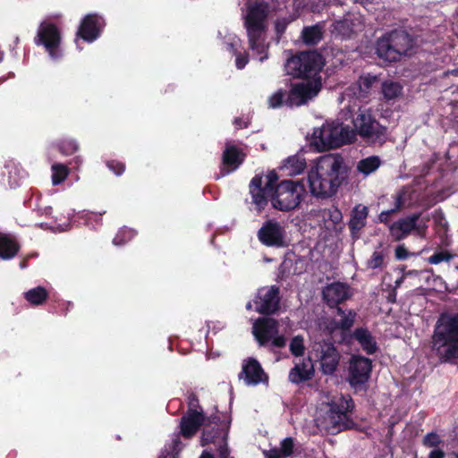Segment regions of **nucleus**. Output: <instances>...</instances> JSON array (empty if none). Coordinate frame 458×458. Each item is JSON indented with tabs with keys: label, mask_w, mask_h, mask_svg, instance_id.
I'll return each instance as SVG.
<instances>
[{
	"label": "nucleus",
	"mask_w": 458,
	"mask_h": 458,
	"mask_svg": "<svg viewBox=\"0 0 458 458\" xmlns=\"http://www.w3.org/2000/svg\"><path fill=\"white\" fill-rule=\"evenodd\" d=\"M354 409V402L351 396H342L330 403L327 430L331 435H336L344 430L352 429L356 423L350 418Z\"/></svg>",
	"instance_id": "6e6552de"
},
{
	"label": "nucleus",
	"mask_w": 458,
	"mask_h": 458,
	"mask_svg": "<svg viewBox=\"0 0 458 458\" xmlns=\"http://www.w3.org/2000/svg\"><path fill=\"white\" fill-rule=\"evenodd\" d=\"M380 159L377 156H371L358 162L357 169L360 173L368 175L376 171L380 165Z\"/></svg>",
	"instance_id": "72a5a7b5"
},
{
	"label": "nucleus",
	"mask_w": 458,
	"mask_h": 458,
	"mask_svg": "<svg viewBox=\"0 0 458 458\" xmlns=\"http://www.w3.org/2000/svg\"><path fill=\"white\" fill-rule=\"evenodd\" d=\"M341 354L331 339L314 341L310 346L309 359L318 363L324 375L334 374L340 362Z\"/></svg>",
	"instance_id": "1a4fd4ad"
},
{
	"label": "nucleus",
	"mask_w": 458,
	"mask_h": 458,
	"mask_svg": "<svg viewBox=\"0 0 458 458\" xmlns=\"http://www.w3.org/2000/svg\"><path fill=\"white\" fill-rule=\"evenodd\" d=\"M398 211H400L399 209H396V207H394L393 208L391 209H388V210H385V211H382L379 215H378V221L380 223H383L385 225H390V220H391V216L397 213Z\"/></svg>",
	"instance_id": "09e8293b"
},
{
	"label": "nucleus",
	"mask_w": 458,
	"mask_h": 458,
	"mask_svg": "<svg viewBox=\"0 0 458 458\" xmlns=\"http://www.w3.org/2000/svg\"><path fill=\"white\" fill-rule=\"evenodd\" d=\"M411 255V252L406 249L404 244L397 245L394 250V256L398 260L407 259Z\"/></svg>",
	"instance_id": "3c124183"
},
{
	"label": "nucleus",
	"mask_w": 458,
	"mask_h": 458,
	"mask_svg": "<svg viewBox=\"0 0 458 458\" xmlns=\"http://www.w3.org/2000/svg\"><path fill=\"white\" fill-rule=\"evenodd\" d=\"M303 41L308 45H316L322 38V32L318 26L305 28L302 31Z\"/></svg>",
	"instance_id": "4c0bfd02"
},
{
	"label": "nucleus",
	"mask_w": 458,
	"mask_h": 458,
	"mask_svg": "<svg viewBox=\"0 0 458 458\" xmlns=\"http://www.w3.org/2000/svg\"><path fill=\"white\" fill-rule=\"evenodd\" d=\"M23 298L33 307L43 305L49 299V293L44 286H37L23 293Z\"/></svg>",
	"instance_id": "cd10ccee"
},
{
	"label": "nucleus",
	"mask_w": 458,
	"mask_h": 458,
	"mask_svg": "<svg viewBox=\"0 0 458 458\" xmlns=\"http://www.w3.org/2000/svg\"><path fill=\"white\" fill-rule=\"evenodd\" d=\"M377 81V77L375 75H365L361 76L358 81V98H367L371 87Z\"/></svg>",
	"instance_id": "c9c22d12"
},
{
	"label": "nucleus",
	"mask_w": 458,
	"mask_h": 458,
	"mask_svg": "<svg viewBox=\"0 0 458 458\" xmlns=\"http://www.w3.org/2000/svg\"><path fill=\"white\" fill-rule=\"evenodd\" d=\"M328 219L334 224L338 225L343 220V215L337 207H333L328 210Z\"/></svg>",
	"instance_id": "8fccbe9b"
},
{
	"label": "nucleus",
	"mask_w": 458,
	"mask_h": 458,
	"mask_svg": "<svg viewBox=\"0 0 458 458\" xmlns=\"http://www.w3.org/2000/svg\"><path fill=\"white\" fill-rule=\"evenodd\" d=\"M181 435H176L173 440L172 443L169 445V446H166L168 451H170V454H172L173 458H176L179 453L182 449V443L180 439Z\"/></svg>",
	"instance_id": "a18cd8bd"
},
{
	"label": "nucleus",
	"mask_w": 458,
	"mask_h": 458,
	"mask_svg": "<svg viewBox=\"0 0 458 458\" xmlns=\"http://www.w3.org/2000/svg\"><path fill=\"white\" fill-rule=\"evenodd\" d=\"M295 439L287 437L280 442L279 447H273L269 450L263 451L265 458H288L294 453Z\"/></svg>",
	"instance_id": "393cba45"
},
{
	"label": "nucleus",
	"mask_w": 458,
	"mask_h": 458,
	"mask_svg": "<svg viewBox=\"0 0 458 458\" xmlns=\"http://www.w3.org/2000/svg\"><path fill=\"white\" fill-rule=\"evenodd\" d=\"M282 168L288 170L290 175L299 174L306 168V160L299 154L290 156L284 160Z\"/></svg>",
	"instance_id": "c756f323"
},
{
	"label": "nucleus",
	"mask_w": 458,
	"mask_h": 458,
	"mask_svg": "<svg viewBox=\"0 0 458 458\" xmlns=\"http://www.w3.org/2000/svg\"><path fill=\"white\" fill-rule=\"evenodd\" d=\"M249 193L251 197V204L258 213H261L268 205L272 203L273 192L267 190L263 185V175L255 174L249 183Z\"/></svg>",
	"instance_id": "f3484780"
},
{
	"label": "nucleus",
	"mask_w": 458,
	"mask_h": 458,
	"mask_svg": "<svg viewBox=\"0 0 458 458\" xmlns=\"http://www.w3.org/2000/svg\"><path fill=\"white\" fill-rule=\"evenodd\" d=\"M350 174L351 167L341 155L320 157L308 174L310 193L318 199H329L342 185L348 183Z\"/></svg>",
	"instance_id": "f03ea898"
},
{
	"label": "nucleus",
	"mask_w": 458,
	"mask_h": 458,
	"mask_svg": "<svg viewBox=\"0 0 458 458\" xmlns=\"http://www.w3.org/2000/svg\"><path fill=\"white\" fill-rule=\"evenodd\" d=\"M327 329L330 334H333L336 330L340 329L338 320L335 318L331 319L327 325Z\"/></svg>",
	"instance_id": "bf43d9fd"
},
{
	"label": "nucleus",
	"mask_w": 458,
	"mask_h": 458,
	"mask_svg": "<svg viewBox=\"0 0 458 458\" xmlns=\"http://www.w3.org/2000/svg\"><path fill=\"white\" fill-rule=\"evenodd\" d=\"M20 248L21 246L14 237L9 234H0V259L8 260L14 258Z\"/></svg>",
	"instance_id": "bb28decb"
},
{
	"label": "nucleus",
	"mask_w": 458,
	"mask_h": 458,
	"mask_svg": "<svg viewBox=\"0 0 458 458\" xmlns=\"http://www.w3.org/2000/svg\"><path fill=\"white\" fill-rule=\"evenodd\" d=\"M252 335L259 347L270 351L284 348L287 338L279 333V322L271 317H259L252 325Z\"/></svg>",
	"instance_id": "0eeeda50"
},
{
	"label": "nucleus",
	"mask_w": 458,
	"mask_h": 458,
	"mask_svg": "<svg viewBox=\"0 0 458 458\" xmlns=\"http://www.w3.org/2000/svg\"><path fill=\"white\" fill-rule=\"evenodd\" d=\"M199 458H215L214 455L208 451H203Z\"/></svg>",
	"instance_id": "338daca9"
},
{
	"label": "nucleus",
	"mask_w": 458,
	"mask_h": 458,
	"mask_svg": "<svg viewBox=\"0 0 458 458\" xmlns=\"http://www.w3.org/2000/svg\"><path fill=\"white\" fill-rule=\"evenodd\" d=\"M414 191L410 186L402 187L394 196V207L396 209L402 210L409 207L413 202Z\"/></svg>",
	"instance_id": "473e14b6"
},
{
	"label": "nucleus",
	"mask_w": 458,
	"mask_h": 458,
	"mask_svg": "<svg viewBox=\"0 0 458 458\" xmlns=\"http://www.w3.org/2000/svg\"><path fill=\"white\" fill-rule=\"evenodd\" d=\"M323 57L316 51L301 52L290 57L285 64V72L295 78L315 76L323 67Z\"/></svg>",
	"instance_id": "9d476101"
},
{
	"label": "nucleus",
	"mask_w": 458,
	"mask_h": 458,
	"mask_svg": "<svg viewBox=\"0 0 458 458\" xmlns=\"http://www.w3.org/2000/svg\"><path fill=\"white\" fill-rule=\"evenodd\" d=\"M369 213V208L363 204H357L352 208L347 225L353 241L361 237L362 231L367 225Z\"/></svg>",
	"instance_id": "412c9836"
},
{
	"label": "nucleus",
	"mask_w": 458,
	"mask_h": 458,
	"mask_svg": "<svg viewBox=\"0 0 458 458\" xmlns=\"http://www.w3.org/2000/svg\"><path fill=\"white\" fill-rule=\"evenodd\" d=\"M35 43L44 45L53 59L60 57L61 54L58 50L60 33L55 25L42 22L38 27Z\"/></svg>",
	"instance_id": "dca6fc26"
},
{
	"label": "nucleus",
	"mask_w": 458,
	"mask_h": 458,
	"mask_svg": "<svg viewBox=\"0 0 458 458\" xmlns=\"http://www.w3.org/2000/svg\"><path fill=\"white\" fill-rule=\"evenodd\" d=\"M396 293L394 292L393 293H390L387 297V301L391 303L395 302Z\"/></svg>",
	"instance_id": "774afa93"
},
{
	"label": "nucleus",
	"mask_w": 458,
	"mask_h": 458,
	"mask_svg": "<svg viewBox=\"0 0 458 458\" xmlns=\"http://www.w3.org/2000/svg\"><path fill=\"white\" fill-rule=\"evenodd\" d=\"M4 168L7 170V172H8V174H9V180H8V184H9V186H10L11 188H15V187H17V186L19 185V182H18L15 178H13V177H12V175H11V174H12L13 170H14V171H15V170H16V168H15L13 165H6L4 166Z\"/></svg>",
	"instance_id": "6e6d98bb"
},
{
	"label": "nucleus",
	"mask_w": 458,
	"mask_h": 458,
	"mask_svg": "<svg viewBox=\"0 0 458 458\" xmlns=\"http://www.w3.org/2000/svg\"><path fill=\"white\" fill-rule=\"evenodd\" d=\"M386 254L384 250H375L366 262L367 268L372 270L384 269L386 267Z\"/></svg>",
	"instance_id": "f704fd0d"
},
{
	"label": "nucleus",
	"mask_w": 458,
	"mask_h": 458,
	"mask_svg": "<svg viewBox=\"0 0 458 458\" xmlns=\"http://www.w3.org/2000/svg\"><path fill=\"white\" fill-rule=\"evenodd\" d=\"M259 241L267 247L283 248L286 244L284 226L275 219L265 221L257 233Z\"/></svg>",
	"instance_id": "4468645a"
},
{
	"label": "nucleus",
	"mask_w": 458,
	"mask_h": 458,
	"mask_svg": "<svg viewBox=\"0 0 458 458\" xmlns=\"http://www.w3.org/2000/svg\"><path fill=\"white\" fill-rule=\"evenodd\" d=\"M277 35H281L285 31L287 21L285 19L277 20L275 24Z\"/></svg>",
	"instance_id": "4d7b16f0"
},
{
	"label": "nucleus",
	"mask_w": 458,
	"mask_h": 458,
	"mask_svg": "<svg viewBox=\"0 0 458 458\" xmlns=\"http://www.w3.org/2000/svg\"><path fill=\"white\" fill-rule=\"evenodd\" d=\"M356 315L357 314L354 310H349L347 315H344L340 320H338L340 329L343 331L349 330L354 324Z\"/></svg>",
	"instance_id": "79ce46f5"
},
{
	"label": "nucleus",
	"mask_w": 458,
	"mask_h": 458,
	"mask_svg": "<svg viewBox=\"0 0 458 458\" xmlns=\"http://www.w3.org/2000/svg\"><path fill=\"white\" fill-rule=\"evenodd\" d=\"M454 257V255L449 253L447 250L436 251L428 258V262L432 265H437L443 261H449Z\"/></svg>",
	"instance_id": "a19ab883"
},
{
	"label": "nucleus",
	"mask_w": 458,
	"mask_h": 458,
	"mask_svg": "<svg viewBox=\"0 0 458 458\" xmlns=\"http://www.w3.org/2000/svg\"><path fill=\"white\" fill-rule=\"evenodd\" d=\"M308 146L310 148H314V149L317 152H325L327 150L338 148L342 147L343 145H318V144H316V145H308Z\"/></svg>",
	"instance_id": "864d4df0"
},
{
	"label": "nucleus",
	"mask_w": 458,
	"mask_h": 458,
	"mask_svg": "<svg viewBox=\"0 0 458 458\" xmlns=\"http://www.w3.org/2000/svg\"><path fill=\"white\" fill-rule=\"evenodd\" d=\"M413 46V39L406 31L394 30L377 40L376 49L380 59L397 62L409 55Z\"/></svg>",
	"instance_id": "39448f33"
},
{
	"label": "nucleus",
	"mask_w": 458,
	"mask_h": 458,
	"mask_svg": "<svg viewBox=\"0 0 458 458\" xmlns=\"http://www.w3.org/2000/svg\"><path fill=\"white\" fill-rule=\"evenodd\" d=\"M99 28V18L96 15L89 14L83 19L77 36L86 41L92 42L98 37Z\"/></svg>",
	"instance_id": "b1692460"
},
{
	"label": "nucleus",
	"mask_w": 458,
	"mask_h": 458,
	"mask_svg": "<svg viewBox=\"0 0 458 458\" xmlns=\"http://www.w3.org/2000/svg\"><path fill=\"white\" fill-rule=\"evenodd\" d=\"M321 88L320 82L307 81L295 84L288 96L286 104L289 106H301L318 95Z\"/></svg>",
	"instance_id": "6ab92c4d"
},
{
	"label": "nucleus",
	"mask_w": 458,
	"mask_h": 458,
	"mask_svg": "<svg viewBox=\"0 0 458 458\" xmlns=\"http://www.w3.org/2000/svg\"><path fill=\"white\" fill-rule=\"evenodd\" d=\"M433 218L437 225H439L445 229L447 228V223L445 222V216L441 209L435 211Z\"/></svg>",
	"instance_id": "603ef678"
},
{
	"label": "nucleus",
	"mask_w": 458,
	"mask_h": 458,
	"mask_svg": "<svg viewBox=\"0 0 458 458\" xmlns=\"http://www.w3.org/2000/svg\"><path fill=\"white\" fill-rule=\"evenodd\" d=\"M52 170V183L54 185H58L64 182L68 174H69V168L66 165L56 163L54 164L51 167Z\"/></svg>",
	"instance_id": "e433bc0d"
},
{
	"label": "nucleus",
	"mask_w": 458,
	"mask_h": 458,
	"mask_svg": "<svg viewBox=\"0 0 458 458\" xmlns=\"http://www.w3.org/2000/svg\"><path fill=\"white\" fill-rule=\"evenodd\" d=\"M313 375L312 369H308L307 365L302 362L301 364L295 365L289 372V380L294 384H300L311 378Z\"/></svg>",
	"instance_id": "2f4dec72"
},
{
	"label": "nucleus",
	"mask_w": 458,
	"mask_h": 458,
	"mask_svg": "<svg viewBox=\"0 0 458 458\" xmlns=\"http://www.w3.org/2000/svg\"><path fill=\"white\" fill-rule=\"evenodd\" d=\"M280 290L276 285L261 288L258 291L253 302L255 310L268 317L276 314L280 309Z\"/></svg>",
	"instance_id": "ddd939ff"
},
{
	"label": "nucleus",
	"mask_w": 458,
	"mask_h": 458,
	"mask_svg": "<svg viewBox=\"0 0 458 458\" xmlns=\"http://www.w3.org/2000/svg\"><path fill=\"white\" fill-rule=\"evenodd\" d=\"M106 165L116 175H121L125 171V164L118 160H107Z\"/></svg>",
	"instance_id": "49530a36"
},
{
	"label": "nucleus",
	"mask_w": 458,
	"mask_h": 458,
	"mask_svg": "<svg viewBox=\"0 0 458 458\" xmlns=\"http://www.w3.org/2000/svg\"><path fill=\"white\" fill-rule=\"evenodd\" d=\"M229 422L222 420L218 413L211 414L207 417L203 425L200 444L205 446L208 444H218L223 440H227Z\"/></svg>",
	"instance_id": "f8f14e48"
},
{
	"label": "nucleus",
	"mask_w": 458,
	"mask_h": 458,
	"mask_svg": "<svg viewBox=\"0 0 458 458\" xmlns=\"http://www.w3.org/2000/svg\"><path fill=\"white\" fill-rule=\"evenodd\" d=\"M285 92L283 90H278L276 93H274L269 98H268V106L271 108H277L281 106L283 104V99L284 98Z\"/></svg>",
	"instance_id": "de8ad7c7"
},
{
	"label": "nucleus",
	"mask_w": 458,
	"mask_h": 458,
	"mask_svg": "<svg viewBox=\"0 0 458 458\" xmlns=\"http://www.w3.org/2000/svg\"><path fill=\"white\" fill-rule=\"evenodd\" d=\"M269 5L265 2H254L247 6L243 16L250 48L257 54L266 52L265 34Z\"/></svg>",
	"instance_id": "20e7f679"
},
{
	"label": "nucleus",
	"mask_w": 458,
	"mask_h": 458,
	"mask_svg": "<svg viewBox=\"0 0 458 458\" xmlns=\"http://www.w3.org/2000/svg\"><path fill=\"white\" fill-rule=\"evenodd\" d=\"M34 255H29L26 258H24L22 260L20 261V267L21 269H24L28 267V261L30 257H33Z\"/></svg>",
	"instance_id": "0e129e2a"
},
{
	"label": "nucleus",
	"mask_w": 458,
	"mask_h": 458,
	"mask_svg": "<svg viewBox=\"0 0 458 458\" xmlns=\"http://www.w3.org/2000/svg\"><path fill=\"white\" fill-rule=\"evenodd\" d=\"M381 92L385 100H394L402 96L403 86L397 81L386 80L382 82Z\"/></svg>",
	"instance_id": "7c9ffc66"
},
{
	"label": "nucleus",
	"mask_w": 458,
	"mask_h": 458,
	"mask_svg": "<svg viewBox=\"0 0 458 458\" xmlns=\"http://www.w3.org/2000/svg\"><path fill=\"white\" fill-rule=\"evenodd\" d=\"M420 216V213H413L392 223L388 226V229L393 241L401 242L411 233H415L418 236H424L427 231V225L419 223Z\"/></svg>",
	"instance_id": "9b49d317"
},
{
	"label": "nucleus",
	"mask_w": 458,
	"mask_h": 458,
	"mask_svg": "<svg viewBox=\"0 0 458 458\" xmlns=\"http://www.w3.org/2000/svg\"><path fill=\"white\" fill-rule=\"evenodd\" d=\"M441 443L440 437L435 432L428 433L423 438V445L428 447H437Z\"/></svg>",
	"instance_id": "c03bdc74"
},
{
	"label": "nucleus",
	"mask_w": 458,
	"mask_h": 458,
	"mask_svg": "<svg viewBox=\"0 0 458 458\" xmlns=\"http://www.w3.org/2000/svg\"><path fill=\"white\" fill-rule=\"evenodd\" d=\"M239 378L243 379L247 386H257L267 381L268 377L265 373L260 363L254 358L244 360Z\"/></svg>",
	"instance_id": "aec40b11"
},
{
	"label": "nucleus",
	"mask_w": 458,
	"mask_h": 458,
	"mask_svg": "<svg viewBox=\"0 0 458 458\" xmlns=\"http://www.w3.org/2000/svg\"><path fill=\"white\" fill-rule=\"evenodd\" d=\"M372 370V361L370 359L353 355L349 362L348 382L352 386L356 387L365 384L370 377Z\"/></svg>",
	"instance_id": "2eb2a0df"
},
{
	"label": "nucleus",
	"mask_w": 458,
	"mask_h": 458,
	"mask_svg": "<svg viewBox=\"0 0 458 458\" xmlns=\"http://www.w3.org/2000/svg\"><path fill=\"white\" fill-rule=\"evenodd\" d=\"M207 417L202 410H187L180 420L179 435L187 439L192 438L203 427Z\"/></svg>",
	"instance_id": "a211bd4d"
},
{
	"label": "nucleus",
	"mask_w": 458,
	"mask_h": 458,
	"mask_svg": "<svg viewBox=\"0 0 458 458\" xmlns=\"http://www.w3.org/2000/svg\"><path fill=\"white\" fill-rule=\"evenodd\" d=\"M199 405V398L195 394H191L189 396L188 410H197Z\"/></svg>",
	"instance_id": "13d9d810"
},
{
	"label": "nucleus",
	"mask_w": 458,
	"mask_h": 458,
	"mask_svg": "<svg viewBox=\"0 0 458 458\" xmlns=\"http://www.w3.org/2000/svg\"><path fill=\"white\" fill-rule=\"evenodd\" d=\"M246 154L236 145H225L222 154V163L220 165V175L225 176L235 171L244 162Z\"/></svg>",
	"instance_id": "4be33fe9"
},
{
	"label": "nucleus",
	"mask_w": 458,
	"mask_h": 458,
	"mask_svg": "<svg viewBox=\"0 0 458 458\" xmlns=\"http://www.w3.org/2000/svg\"><path fill=\"white\" fill-rule=\"evenodd\" d=\"M353 337L360 344L362 350L369 355L377 351V342L371 333L364 327H358L353 332Z\"/></svg>",
	"instance_id": "a878e982"
},
{
	"label": "nucleus",
	"mask_w": 458,
	"mask_h": 458,
	"mask_svg": "<svg viewBox=\"0 0 458 458\" xmlns=\"http://www.w3.org/2000/svg\"><path fill=\"white\" fill-rule=\"evenodd\" d=\"M352 123L354 129L342 123H327L315 128L311 134L306 136V140L310 143H353L357 134L366 140L377 139L386 131L373 117L369 108L360 107Z\"/></svg>",
	"instance_id": "f257e3e1"
},
{
	"label": "nucleus",
	"mask_w": 458,
	"mask_h": 458,
	"mask_svg": "<svg viewBox=\"0 0 458 458\" xmlns=\"http://www.w3.org/2000/svg\"><path fill=\"white\" fill-rule=\"evenodd\" d=\"M322 296L328 307L335 308L348 300L351 294L346 284L334 282L323 289Z\"/></svg>",
	"instance_id": "5701e85b"
},
{
	"label": "nucleus",
	"mask_w": 458,
	"mask_h": 458,
	"mask_svg": "<svg viewBox=\"0 0 458 458\" xmlns=\"http://www.w3.org/2000/svg\"><path fill=\"white\" fill-rule=\"evenodd\" d=\"M289 349L294 357H301L305 352L304 338L302 335H298L292 338Z\"/></svg>",
	"instance_id": "58836bf2"
},
{
	"label": "nucleus",
	"mask_w": 458,
	"mask_h": 458,
	"mask_svg": "<svg viewBox=\"0 0 458 458\" xmlns=\"http://www.w3.org/2000/svg\"><path fill=\"white\" fill-rule=\"evenodd\" d=\"M432 348L444 361L458 360V312L440 314L434 327Z\"/></svg>",
	"instance_id": "7ed1b4c3"
},
{
	"label": "nucleus",
	"mask_w": 458,
	"mask_h": 458,
	"mask_svg": "<svg viewBox=\"0 0 458 458\" xmlns=\"http://www.w3.org/2000/svg\"><path fill=\"white\" fill-rule=\"evenodd\" d=\"M307 195L304 183L300 181L282 180L272 197L273 208L289 212L299 208Z\"/></svg>",
	"instance_id": "423d86ee"
},
{
	"label": "nucleus",
	"mask_w": 458,
	"mask_h": 458,
	"mask_svg": "<svg viewBox=\"0 0 458 458\" xmlns=\"http://www.w3.org/2000/svg\"><path fill=\"white\" fill-rule=\"evenodd\" d=\"M81 163H82V159L81 158V157L76 156L72 158V160L69 163V165H72V168L77 169V168H79V166L81 165Z\"/></svg>",
	"instance_id": "e2e57ef3"
},
{
	"label": "nucleus",
	"mask_w": 458,
	"mask_h": 458,
	"mask_svg": "<svg viewBox=\"0 0 458 458\" xmlns=\"http://www.w3.org/2000/svg\"><path fill=\"white\" fill-rule=\"evenodd\" d=\"M420 273H421V271L412 269V270H408L407 272H404L403 275L405 277H408V276H419Z\"/></svg>",
	"instance_id": "69168bd1"
},
{
	"label": "nucleus",
	"mask_w": 458,
	"mask_h": 458,
	"mask_svg": "<svg viewBox=\"0 0 458 458\" xmlns=\"http://www.w3.org/2000/svg\"><path fill=\"white\" fill-rule=\"evenodd\" d=\"M133 233L127 228L120 229L113 239V243L116 246H122L131 240Z\"/></svg>",
	"instance_id": "ea45409f"
},
{
	"label": "nucleus",
	"mask_w": 458,
	"mask_h": 458,
	"mask_svg": "<svg viewBox=\"0 0 458 458\" xmlns=\"http://www.w3.org/2000/svg\"><path fill=\"white\" fill-rule=\"evenodd\" d=\"M445 452L439 448L433 449L428 454V458H445Z\"/></svg>",
	"instance_id": "052dcab7"
},
{
	"label": "nucleus",
	"mask_w": 458,
	"mask_h": 458,
	"mask_svg": "<svg viewBox=\"0 0 458 458\" xmlns=\"http://www.w3.org/2000/svg\"><path fill=\"white\" fill-rule=\"evenodd\" d=\"M333 32L344 37H350L355 30V22L351 15H347L333 23Z\"/></svg>",
	"instance_id": "c85d7f7f"
},
{
	"label": "nucleus",
	"mask_w": 458,
	"mask_h": 458,
	"mask_svg": "<svg viewBox=\"0 0 458 458\" xmlns=\"http://www.w3.org/2000/svg\"><path fill=\"white\" fill-rule=\"evenodd\" d=\"M247 63H248L247 56H243V55L237 56V58H236V66H237L238 69L244 68L245 65L247 64Z\"/></svg>",
	"instance_id": "680f3d73"
},
{
	"label": "nucleus",
	"mask_w": 458,
	"mask_h": 458,
	"mask_svg": "<svg viewBox=\"0 0 458 458\" xmlns=\"http://www.w3.org/2000/svg\"><path fill=\"white\" fill-rule=\"evenodd\" d=\"M278 174L276 171H270L267 174V182H265L264 186L267 190H270L273 193L276 191V189L278 186Z\"/></svg>",
	"instance_id": "37998d69"
},
{
	"label": "nucleus",
	"mask_w": 458,
	"mask_h": 458,
	"mask_svg": "<svg viewBox=\"0 0 458 458\" xmlns=\"http://www.w3.org/2000/svg\"><path fill=\"white\" fill-rule=\"evenodd\" d=\"M59 151L64 155H71L78 150V145H58Z\"/></svg>",
	"instance_id": "5fc2aeb1"
}]
</instances>
